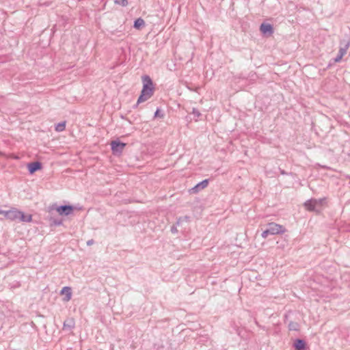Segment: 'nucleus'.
Segmentation results:
<instances>
[{
    "mask_svg": "<svg viewBox=\"0 0 350 350\" xmlns=\"http://www.w3.org/2000/svg\"><path fill=\"white\" fill-rule=\"evenodd\" d=\"M143 88L140 96L137 99V104L142 103L149 99L154 93L153 83L148 75L142 77Z\"/></svg>",
    "mask_w": 350,
    "mask_h": 350,
    "instance_id": "1",
    "label": "nucleus"
},
{
    "mask_svg": "<svg viewBox=\"0 0 350 350\" xmlns=\"http://www.w3.org/2000/svg\"><path fill=\"white\" fill-rule=\"evenodd\" d=\"M7 219L11 221L18 220L22 222H31L32 220V215H25L23 212L18 211L16 208H11L8 210Z\"/></svg>",
    "mask_w": 350,
    "mask_h": 350,
    "instance_id": "2",
    "label": "nucleus"
},
{
    "mask_svg": "<svg viewBox=\"0 0 350 350\" xmlns=\"http://www.w3.org/2000/svg\"><path fill=\"white\" fill-rule=\"evenodd\" d=\"M325 203V198L310 199L304 203V206L308 211L319 212L323 208Z\"/></svg>",
    "mask_w": 350,
    "mask_h": 350,
    "instance_id": "3",
    "label": "nucleus"
},
{
    "mask_svg": "<svg viewBox=\"0 0 350 350\" xmlns=\"http://www.w3.org/2000/svg\"><path fill=\"white\" fill-rule=\"evenodd\" d=\"M349 46L350 42L349 40H343L340 42V46L339 49L338 53L334 59L335 62H340L343 56L347 53V50L349 48Z\"/></svg>",
    "mask_w": 350,
    "mask_h": 350,
    "instance_id": "4",
    "label": "nucleus"
},
{
    "mask_svg": "<svg viewBox=\"0 0 350 350\" xmlns=\"http://www.w3.org/2000/svg\"><path fill=\"white\" fill-rule=\"evenodd\" d=\"M267 229L269 230L270 234L273 235L282 234L286 231L285 228L283 226L273 222L269 223L268 224Z\"/></svg>",
    "mask_w": 350,
    "mask_h": 350,
    "instance_id": "5",
    "label": "nucleus"
},
{
    "mask_svg": "<svg viewBox=\"0 0 350 350\" xmlns=\"http://www.w3.org/2000/svg\"><path fill=\"white\" fill-rule=\"evenodd\" d=\"M124 143L118 141H112L111 143V150L113 154L121 153L125 147Z\"/></svg>",
    "mask_w": 350,
    "mask_h": 350,
    "instance_id": "6",
    "label": "nucleus"
},
{
    "mask_svg": "<svg viewBox=\"0 0 350 350\" xmlns=\"http://www.w3.org/2000/svg\"><path fill=\"white\" fill-rule=\"evenodd\" d=\"M57 211L61 215H69L73 211V206L70 205H63L57 208Z\"/></svg>",
    "mask_w": 350,
    "mask_h": 350,
    "instance_id": "7",
    "label": "nucleus"
},
{
    "mask_svg": "<svg viewBox=\"0 0 350 350\" xmlns=\"http://www.w3.org/2000/svg\"><path fill=\"white\" fill-rule=\"evenodd\" d=\"M208 180L207 179L202 180V182L198 183L193 187L190 189L191 193H197L200 190L206 188L208 186Z\"/></svg>",
    "mask_w": 350,
    "mask_h": 350,
    "instance_id": "8",
    "label": "nucleus"
},
{
    "mask_svg": "<svg viewBox=\"0 0 350 350\" xmlns=\"http://www.w3.org/2000/svg\"><path fill=\"white\" fill-rule=\"evenodd\" d=\"M260 31L265 35L271 36L273 33V29L271 25L267 23H262L260 26Z\"/></svg>",
    "mask_w": 350,
    "mask_h": 350,
    "instance_id": "9",
    "label": "nucleus"
},
{
    "mask_svg": "<svg viewBox=\"0 0 350 350\" xmlns=\"http://www.w3.org/2000/svg\"><path fill=\"white\" fill-rule=\"evenodd\" d=\"M75 321L72 318H68L66 319L64 322L63 329L64 331L71 332L72 329L75 327Z\"/></svg>",
    "mask_w": 350,
    "mask_h": 350,
    "instance_id": "10",
    "label": "nucleus"
},
{
    "mask_svg": "<svg viewBox=\"0 0 350 350\" xmlns=\"http://www.w3.org/2000/svg\"><path fill=\"white\" fill-rule=\"evenodd\" d=\"M28 170L30 174H33L37 170L41 169L42 165L40 162H32L28 164L27 165Z\"/></svg>",
    "mask_w": 350,
    "mask_h": 350,
    "instance_id": "11",
    "label": "nucleus"
},
{
    "mask_svg": "<svg viewBox=\"0 0 350 350\" xmlns=\"http://www.w3.org/2000/svg\"><path fill=\"white\" fill-rule=\"evenodd\" d=\"M61 294L66 295V297L64 298L65 301H68L70 300L72 297L71 288L68 286L64 287L61 291Z\"/></svg>",
    "mask_w": 350,
    "mask_h": 350,
    "instance_id": "12",
    "label": "nucleus"
},
{
    "mask_svg": "<svg viewBox=\"0 0 350 350\" xmlns=\"http://www.w3.org/2000/svg\"><path fill=\"white\" fill-rule=\"evenodd\" d=\"M306 342L304 340L297 339L293 343V347L296 350H303L305 348Z\"/></svg>",
    "mask_w": 350,
    "mask_h": 350,
    "instance_id": "13",
    "label": "nucleus"
},
{
    "mask_svg": "<svg viewBox=\"0 0 350 350\" xmlns=\"http://www.w3.org/2000/svg\"><path fill=\"white\" fill-rule=\"evenodd\" d=\"M145 25V22L144 19L139 18L136 19L134 22V27L136 29H140L142 27Z\"/></svg>",
    "mask_w": 350,
    "mask_h": 350,
    "instance_id": "14",
    "label": "nucleus"
},
{
    "mask_svg": "<svg viewBox=\"0 0 350 350\" xmlns=\"http://www.w3.org/2000/svg\"><path fill=\"white\" fill-rule=\"evenodd\" d=\"M66 128L65 122L58 123L55 126V130L58 132L63 131Z\"/></svg>",
    "mask_w": 350,
    "mask_h": 350,
    "instance_id": "15",
    "label": "nucleus"
},
{
    "mask_svg": "<svg viewBox=\"0 0 350 350\" xmlns=\"http://www.w3.org/2000/svg\"><path fill=\"white\" fill-rule=\"evenodd\" d=\"M116 4L120 5L122 6H126L128 4V0H114Z\"/></svg>",
    "mask_w": 350,
    "mask_h": 350,
    "instance_id": "16",
    "label": "nucleus"
},
{
    "mask_svg": "<svg viewBox=\"0 0 350 350\" xmlns=\"http://www.w3.org/2000/svg\"><path fill=\"white\" fill-rule=\"evenodd\" d=\"M188 221H189V217H187V216H185V217H180V218H179V219L177 220V221H176V224H177L178 226H179L182 222H183V221H186V222H187Z\"/></svg>",
    "mask_w": 350,
    "mask_h": 350,
    "instance_id": "17",
    "label": "nucleus"
},
{
    "mask_svg": "<svg viewBox=\"0 0 350 350\" xmlns=\"http://www.w3.org/2000/svg\"><path fill=\"white\" fill-rule=\"evenodd\" d=\"M269 234H270V232H269V230L267 229L262 232L261 236L263 239H266Z\"/></svg>",
    "mask_w": 350,
    "mask_h": 350,
    "instance_id": "18",
    "label": "nucleus"
},
{
    "mask_svg": "<svg viewBox=\"0 0 350 350\" xmlns=\"http://www.w3.org/2000/svg\"><path fill=\"white\" fill-rule=\"evenodd\" d=\"M154 117L163 118V114L161 112V111L159 109H157L154 113Z\"/></svg>",
    "mask_w": 350,
    "mask_h": 350,
    "instance_id": "19",
    "label": "nucleus"
},
{
    "mask_svg": "<svg viewBox=\"0 0 350 350\" xmlns=\"http://www.w3.org/2000/svg\"><path fill=\"white\" fill-rule=\"evenodd\" d=\"M1 215H3L4 217L7 219V217L8 215V211L1 210Z\"/></svg>",
    "mask_w": 350,
    "mask_h": 350,
    "instance_id": "20",
    "label": "nucleus"
},
{
    "mask_svg": "<svg viewBox=\"0 0 350 350\" xmlns=\"http://www.w3.org/2000/svg\"><path fill=\"white\" fill-rule=\"evenodd\" d=\"M193 113L198 117L200 116V113L196 109H193Z\"/></svg>",
    "mask_w": 350,
    "mask_h": 350,
    "instance_id": "21",
    "label": "nucleus"
},
{
    "mask_svg": "<svg viewBox=\"0 0 350 350\" xmlns=\"http://www.w3.org/2000/svg\"><path fill=\"white\" fill-rule=\"evenodd\" d=\"M93 243H94V241L92 239H91V240L88 241L87 245H91L93 244Z\"/></svg>",
    "mask_w": 350,
    "mask_h": 350,
    "instance_id": "22",
    "label": "nucleus"
},
{
    "mask_svg": "<svg viewBox=\"0 0 350 350\" xmlns=\"http://www.w3.org/2000/svg\"><path fill=\"white\" fill-rule=\"evenodd\" d=\"M176 230V229L174 228V227H172V232H175Z\"/></svg>",
    "mask_w": 350,
    "mask_h": 350,
    "instance_id": "23",
    "label": "nucleus"
},
{
    "mask_svg": "<svg viewBox=\"0 0 350 350\" xmlns=\"http://www.w3.org/2000/svg\"><path fill=\"white\" fill-rule=\"evenodd\" d=\"M55 224H57V225H59V224H61V222L60 221L59 222H55Z\"/></svg>",
    "mask_w": 350,
    "mask_h": 350,
    "instance_id": "24",
    "label": "nucleus"
}]
</instances>
